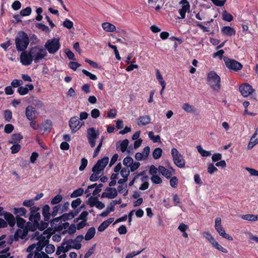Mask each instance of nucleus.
Segmentation results:
<instances>
[{"mask_svg":"<svg viewBox=\"0 0 258 258\" xmlns=\"http://www.w3.org/2000/svg\"><path fill=\"white\" fill-rule=\"evenodd\" d=\"M61 245L63 247V253H65L71 248H73L72 245L69 243L68 240L66 242H63Z\"/></svg>","mask_w":258,"mask_h":258,"instance_id":"56","label":"nucleus"},{"mask_svg":"<svg viewBox=\"0 0 258 258\" xmlns=\"http://www.w3.org/2000/svg\"><path fill=\"white\" fill-rule=\"evenodd\" d=\"M28 234V229L26 227L23 230L18 229L16 230L14 234V238L16 241H18L19 238L23 239Z\"/></svg>","mask_w":258,"mask_h":258,"instance_id":"18","label":"nucleus"},{"mask_svg":"<svg viewBox=\"0 0 258 258\" xmlns=\"http://www.w3.org/2000/svg\"><path fill=\"white\" fill-rule=\"evenodd\" d=\"M133 159L131 157H126L123 160V164L127 168L130 167L133 163Z\"/></svg>","mask_w":258,"mask_h":258,"instance_id":"45","label":"nucleus"},{"mask_svg":"<svg viewBox=\"0 0 258 258\" xmlns=\"http://www.w3.org/2000/svg\"><path fill=\"white\" fill-rule=\"evenodd\" d=\"M32 104L38 108H41L43 107V103L39 99H35L33 101Z\"/></svg>","mask_w":258,"mask_h":258,"instance_id":"61","label":"nucleus"},{"mask_svg":"<svg viewBox=\"0 0 258 258\" xmlns=\"http://www.w3.org/2000/svg\"><path fill=\"white\" fill-rule=\"evenodd\" d=\"M96 230L94 227H91L87 231L85 236V239L86 240H90L92 238H93L95 234Z\"/></svg>","mask_w":258,"mask_h":258,"instance_id":"31","label":"nucleus"},{"mask_svg":"<svg viewBox=\"0 0 258 258\" xmlns=\"http://www.w3.org/2000/svg\"><path fill=\"white\" fill-rule=\"evenodd\" d=\"M99 132L94 127H90L87 131V137L91 147L94 148L96 145V140L98 138Z\"/></svg>","mask_w":258,"mask_h":258,"instance_id":"6","label":"nucleus"},{"mask_svg":"<svg viewBox=\"0 0 258 258\" xmlns=\"http://www.w3.org/2000/svg\"><path fill=\"white\" fill-rule=\"evenodd\" d=\"M88 164V161L86 158H82L81 159V164L79 167V170L80 171H83L85 168L86 167Z\"/></svg>","mask_w":258,"mask_h":258,"instance_id":"64","label":"nucleus"},{"mask_svg":"<svg viewBox=\"0 0 258 258\" xmlns=\"http://www.w3.org/2000/svg\"><path fill=\"white\" fill-rule=\"evenodd\" d=\"M241 218L248 221L254 222L257 221V215L253 214L243 215L241 216Z\"/></svg>","mask_w":258,"mask_h":258,"instance_id":"33","label":"nucleus"},{"mask_svg":"<svg viewBox=\"0 0 258 258\" xmlns=\"http://www.w3.org/2000/svg\"><path fill=\"white\" fill-rule=\"evenodd\" d=\"M148 137L154 143H161L160 137L159 135L155 136L152 131L148 133Z\"/></svg>","mask_w":258,"mask_h":258,"instance_id":"34","label":"nucleus"},{"mask_svg":"<svg viewBox=\"0 0 258 258\" xmlns=\"http://www.w3.org/2000/svg\"><path fill=\"white\" fill-rule=\"evenodd\" d=\"M151 119V117L148 115L141 116L137 119V124L140 126H145L150 123Z\"/></svg>","mask_w":258,"mask_h":258,"instance_id":"19","label":"nucleus"},{"mask_svg":"<svg viewBox=\"0 0 258 258\" xmlns=\"http://www.w3.org/2000/svg\"><path fill=\"white\" fill-rule=\"evenodd\" d=\"M130 173V170L127 167L122 168L120 171V174L123 178L128 179V176H129Z\"/></svg>","mask_w":258,"mask_h":258,"instance_id":"46","label":"nucleus"},{"mask_svg":"<svg viewBox=\"0 0 258 258\" xmlns=\"http://www.w3.org/2000/svg\"><path fill=\"white\" fill-rule=\"evenodd\" d=\"M45 235L46 234L44 233L43 235H41V236L38 238L39 241L37 243L43 248L47 245L49 241L48 239L50 237V235L49 234H47L46 236H45Z\"/></svg>","mask_w":258,"mask_h":258,"instance_id":"24","label":"nucleus"},{"mask_svg":"<svg viewBox=\"0 0 258 258\" xmlns=\"http://www.w3.org/2000/svg\"><path fill=\"white\" fill-rule=\"evenodd\" d=\"M29 50L35 63L39 62L41 60L44 59L47 54L45 48L41 45L35 46L31 47Z\"/></svg>","mask_w":258,"mask_h":258,"instance_id":"3","label":"nucleus"},{"mask_svg":"<svg viewBox=\"0 0 258 258\" xmlns=\"http://www.w3.org/2000/svg\"><path fill=\"white\" fill-rule=\"evenodd\" d=\"M207 81L214 91H218L220 89V77L215 72L212 71L208 74Z\"/></svg>","mask_w":258,"mask_h":258,"instance_id":"4","label":"nucleus"},{"mask_svg":"<svg viewBox=\"0 0 258 258\" xmlns=\"http://www.w3.org/2000/svg\"><path fill=\"white\" fill-rule=\"evenodd\" d=\"M162 150L160 148H156L152 153L153 158L155 159L160 158L162 156Z\"/></svg>","mask_w":258,"mask_h":258,"instance_id":"37","label":"nucleus"},{"mask_svg":"<svg viewBox=\"0 0 258 258\" xmlns=\"http://www.w3.org/2000/svg\"><path fill=\"white\" fill-rule=\"evenodd\" d=\"M117 196V191L115 188L107 187L105 192L102 194V198H107L110 199H114Z\"/></svg>","mask_w":258,"mask_h":258,"instance_id":"16","label":"nucleus"},{"mask_svg":"<svg viewBox=\"0 0 258 258\" xmlns=\"http://www.w3.org/2000/svg\"><path fill=\"white\" fill-rule=\"evenodd\" d=\"M77 214V213L76 212H71L69 213L64 214L58 218L62 221H66L68 220L72 219Z\"/></svg>","mask_w":258,"mask_h":258,"instance_id":"29","label":"nucleus"},{"mask_svg":"<svg viewBox=\"0 0 258 258\" xmlns=\"http://www.w3.org/2000/svg\"><path fill=\"white\" fill-rule=\"evenodd\" d=\"M203 235L212 245L213 246L215 245V243L217 242L214 237L209 232H203Z\"/></svg>","mask_w":258,"mask_h":258,"instance_id":"30","label":"nucleus"},{"mask_svg":"<svg viewBox=\"0 0 258 258\" xmlns=\"http://www.w3.org/2000/svg\"><path fill=\"white\" fill-rule=\"evenodd\" d=\"M222 19L225 21L231 22L233 20V17L226 10H224L222 12Z\"/></svg>","mask_w":258,"mask_h":258,"instance_id":"38","label":"nucleus"},{"mask_svg":"<svg viewBox=\"0 0 258 258\" xmlns=\"http://www.w3.org/2000/svg\"><path fill=\"white\" fill-rule=\"evenodd\" d=\"M35 200H25L23 202V205L25 207H30V208L32 207H34L35 204Z\"/></svg>","mask_w":258,"mask_h":258,"instance_id":"48","label":"nucleus"},{"mask_svg":"<svg viewBox=\"0 0 258 258\" xmlns=\"http://www.w3.org/2000/svg\"><path fill=\"white\" fill-rule=\"evenodd\" d=\"M31 8L28 7L21 10L20 13L22 16H27L31 14Z\"/></svg>","mask_w":258,"mask_h":258,"instance_id":"44","label":"nucleus"},{"mask_svg":"<svg viewBox=\"0 0 258 258\" xmlns=\"http://www.w3.org/2000/svg\"><path fill=\"white\" fill-rule=\"evenodd\" d=\"M60 43L59 39L53 38L49 39L44 45V48L47 50L49 53H55L60 48Z\"/></svg>","mask_w":258,"mask_h":258,"instance_id":"5","label":"nucleus"},{"mask_svg":"<svg viewBox=\"0 0 258 258\" xmlns=\"http://www.w3.org/2000/svg\"><path fill=\"white\" fill-rule=\"evenodd\" d=\"M62 220L59 218L54 219L50 223L51 226L55 230L61 231L63 229H67L70 227L69 223L68 222L62 223Z\"/></svg>","mask_w":258,"mask_h":258,"instance_id":"12","label":"nucleus"},{"mask_svg":"<svg viewBox=\"0 0 258 258\" xmlns=\"http://www.w3.org/2000/svg\"><path fill=\"white\" fill-rule=\"evenodd\" d=\"M207 170L209 174H212L215 172L217 171L218 169L214 165L213 163H210L208 164Z\"/></svg>","mask_w":258,"mask_h":258,"instance_id":"47","label":"nucleus"},{"mask_svg":"<svg viewBox=\"0 0 258 258\" xmlns=\"http://www.w3.org/2000/svg\"><path fill=\"white\" fill-rule=\"evenodd\" d=\"M149 178L148 176H144L142 178V181H144V183L142 184L139 187V189L142 190H144L147 189L149 187V183L147 181H146V180H148Z\"/></svg>","mask_w":258,"mask_h":258,"instance_id":"39","label":"nucleus"},{"mask_svg":"<svg viewBox=\"0 0 258 258\" xmlns=\"http://www.w3.org/2000/svg\"><path fill=\"white\" fill-rule=\"evenodd\" d=\"M23 139V136L20 134H13L12 139L10 141L11 144H18V143Z\"/></svg>","mask_w":258,"mask_h":258,"instance_id":"32","label":"nucleus"},{"mask_svg":"<svg viewBox=\"0 0 258 258\" xmlns=\"http://www.w3.org/2000/svg\"><path fill=\"white\" fill-rule=\"evenodd\" d=\"M223 59L226 66L230 70L238 72L242 68V64L233 59H231L227 57H224Z\"/></svg>","mask_w":258,"mask_h":258,"instance_id":"8","label":"nucleus"},{"mask_svg":"<svg viewBox=\"0 0 258 258\" xmlns=\"http://www.w3.org/2000/svg\"><path fill=\"white\" fill-rule=\"evenodd\" d=\"M128 140L127 139L123 140L119 144L117 143L116 144V149L118 150L119 149L122 152H124L126 150L127 147L128 145Z\"/></svg>","mask_w":258,"mask_h":258,"instance_id":"27","label":"nucleus"},{"mask_svg":"<svg viewBox=\"0 0 258 258\" xmlns=\"http://www.w3.org/2000/svg\"><path fill=\"white\" fill-rule=\"evenodd\" d=\"M4 217L10 227H14L16 224V218L12 214L6 212L4 214Z\"/></svg>","mask_w":258,"mask_h":258,"instance_id":"20","label":"nucleus"},{"mask_svg":"<svg viewBox=\"0 0 258 258\" xmlns=\"http://www.w3.org/2000/svg\"><path fill=\"white\" fill-rule=\"evenodd\" d=\"M179 4L181 5V8L178 10V13L180 17H178L179 19H184L185 17V14L186 12H189L190 5L187 0H181Z\"/></svg>","mask_w":258,"mask_h":258,"instance_id":"13","label":"nucleus"},{"mask_svg":"<svg viewBox=\"0 0 258 258\" xmlns=\"http://www.w3.org/2000/svg\"><path fill=\"white\" fill-rule=\"evenodd\" d=\"M23 84V81L21 80L14 79L11 83V86L14 88L20 87Z\"/></svg>","mask_w":258,"mask_h":258,"instance_id":"60","label":"nucleus"},{"mask_svg":"<svg viewBox=\"0 0 258 258\" xmlns=\"http://www.w3.org/2000/svg\"><path fill=\"white\" fill-rule=\"evenodd\" d=\"M36 26L38 28L41 29L43 31H44L45 32H49L50 31V30L48 26L42 23H37Z\"/></svg>","mask_w":258,"mask_h":258,"instance_id":"57","label":"nucleus"},{"mask_svg":"<svg viewBox=\"0 0 258 258\" xmlns=\"http://www.w3.org/2000/svg\"><path fill=\"white\" fill-rule=\"evenodd\" d=\"M83 236L82 235H80L74 239V241L76 243V244L75 245L74 249H80L81 248L82 245L81 242L83 240Z\"/></svg>","mask_w":258,"mask_h":258,"instance_id":"36","label":"nucleus"},{"mask_svg":"<svg viewBox=\"0 0 258 258\" xmlns=\"http://www.w3.org/2000/svg\"><path fill=\"white\" fill-rule=\"evenodd\" d=\"M20 62L21 63L25 66L31 64L34 59L32 55L30 53V50L29 51H23L20 56Z\"/></svg>","mask_w":258,"mask_h":258,"instance_id":"11","label":"nucleus"},{"mask_svg":"<svg viewBox=\"0 0 258 258\" xmlns=\"http://www.w3.org/2000/svg\"><path fill=\"white\" fill-rule=\"evenodd\" d=\"M84 189L82 188H79L74 190L71 195V197L72 198H76L79 196H82L84 193Z\"/></svg>","mask_w":258,"mask_h":258,"instance_id":"40","label":"nucleus"},{"mask_svg":"<svg viewBox=\"0 0 258 258\" xmlns=\"http://www.w3.org/2000/svg\"><path fill=\"white\" fill-rule=\"evenodd\" d=\"M84 124L81 122L77 116L72 117L69 121V125L73 133H75L79 130Z\"/></svg>","mask_w":258,"mask_h":258,"instance_id":"14","label":"nucleus"},{"mask_svg":"<svg viewBox=\"0 0 258 258\" xmlns=\"http://www.w3.org/2000/svg\"><path fill=\"white\" fill-rule=\"evenodd\" d=\"M182 109L187 113H195L197 111V108L188 103H183L182 107Z\"/></svg>","mask_w":258,"mask_h":258,"instance_id":"22","label":"nucleus"},{"mask_svg":"<svg viewBox=\"0 0 258 258\" xmlns=\"http://www.w3.org/2000/svg\"><path fill=\"white\" fill-rule=\"evenodd\" d=\"M21 149V146L18 144H14V145L11 147V153L12 154H16L18 153Z\"/></svg>","mask_w":258,"mask_h":258,"instance_id":"52","label":"nucleus"},{"mask_svg":"<svg viewBox=\"0 0 258 258\" xmlns=\"http://www.w3.org/2000/svg\"><path fill=\"white\" fill-rule=\"evenodd\" d=\"M36 247V244H32L30 245L26 249V251L29 252L27 258H32L33 256V250Z\"/></svg>","mask_w":258,"mask_h":258,"instance_id":"42","label":"nucleus"},{"mask_svg":"<svg viewBox=\"0 0 258 258\" xmlns=\"http://www.w3.org/2000/svg\"><path fill=\"white\" fill-rule=\"evenodd\" d=\"M109 158L104 157L103 158L97 161V163L92 168V171L93 172L90 177V180L94 182L97 181L102 175L103 172L108 163Z\"/></svg>","mask_w":258,"mask_h":258,"instance_id":"1","label":"nucleus"},{"mask_svg":"<svg viewBox=\"0 0 258 258\" xmlns=\"http://www.w3.org/2000/svg\"><path fill=\"white\" fill-rule=\"evenodd\" d=\"M13 213L16 215V217H20V216H24L26 218L28 216L26 215L27 210L24 207H21L19 208H14L13 209Z\"/></svg>","mask_w":258,"mask_h":258,"instance_id":"23","label":"nucleus"},{"mask_svg":"<svg viewBox=\"0 0 258 258\" xmlns=\"http://www.w3.org/2000/svg\"><path fill=\"white\" fill-rule=\"evenodd\" d=\"M55 250V247L52 244H47L45 247L46 253L50 254L53 253Z\"/></svg>","mask_w":258,"mask_h":258,"instance_id":"58","label":"nucleus"},{"mask_svg":"<svg viewBox=\"0 0 258 258\" xmlns=\"http://www.w3.org/2000/svg\"><path fill=\"white\" fill-rule=\"evenodd\" d=\"M103 30L108 32H112L116 30L115 26L108 22H104L102 24Z\"/></svg>","mask_w":258,"mask_h":258,"instance_id":"26","label":"nucleus"},{"mask_svg":"<svg viewBox=\"0 0 258 258\" xmlns=\"http://www.w3.org/2000/svg\"><path fill=\"white\" fill-rule=\"evenodd\" d=\"M50 207L48 205H45L42 208V215L45 221H48L50 219L51 214L50 213Z\"/></svg>","mask_w":258,"mask_h":258,"instance_id":"25","label":"nucleus"},{"mask_svg":"<svg viewBox=\"0 0 258 258\" xmlns=\"http://www.w3.org/2000/svg\"><path fill=\"white\" fill-rule=\"evenodd\" d=\"M62 25L64 27L70 29L73 27L74 23L72 21L68 19H66V20L63 22Z\"/></svg>","mask_w":258,"mask_h":258,"instance_id":"51","label":"nucleus"},{"mask_svg":"<svg viewBox=\"0 0 258 258\" xmlns=\"http://www.w3.org/2000/svg\"><path fill=\"white\" fill-rule=\"evenodd\" d=\"M171 155L174 163L179 168H183L185 166V161L183 156L176 148L171 150Z\"/></svg>","mask_w":258,"mask_h":258,"instance_id":"7","label":"nucleus"},{"mask_svg":"<svg viewBox=\"0 0 258 258\" xmlns=\"http://www.w3.org/2000/svg\"><path fill=\"white\" fill-rule=\"evenodd\" d=\"M151 180L155 184H159L162 182L161 178L157 175H153L151 178Z\"/></svg>","mask_w":258,"mask_h":258,"instance_id":"55","label":"nucleus"},{"mask_svg":"<svg viewBox=\"0 0 258 258\" xmlns=\"http://www.w3.org/2000/svg\"><path fill=\"white\" fill-rule=\"evenodd\" d=\"M158 170L162 174V175L167 178H170L171 177L172 173L168 169L165 168L164 166L160 165L158 167Z\"/></svg>","mask_w":258,"mask_h":258,"instance_id":"28","label":"nucleus"},{"mask_svg":"<svg viewBox=\"0 0 258 258\" xmlns=\"http://www.w3.org/2000/svg\"><path fill=\"white\" fill-rule=\"evenodd\" d=\"M98 198L97 197H91L88 199V204L89 205V206L91 207H93L94 206H95V205L96 204V202L98 201Z\"/></svg>","mask_w":258,"mask_h":258,"instance_id":"50","label":"nucleus"},{"mask_svg":"<svg viewBox=\"0 0 258 258\" xmlns=\"http://www.w3.org/2000/svg\"><path fill=\"white\" fill-rule=\"evenodd\" d=\"M35 112L36 110L32 106L29 105L27 106L25 110V115L27 118L29 120H32L34 119H35L36 118V116L35 115Z\"/></svg>","mask_w":258,"mask_h":258,"instance_id":"17","label":"nucleus"},{"mask_svg":"<svg viewBox=\"0 0 258 258\" xmlns=\"http://www.w3.org/2000/svg\"><path fill=\"white\" fill-rule=\"evenodd\" d=\"M239 90L242 95L244 97L248 96L254 91V90L253 89L252 87L248 84H245L240 86L239 88Z\"/></svg>","mask_w":258,"mask_h":258,"instance_id":"15","label":"nucleus"},{"mask_svg":"<svg viewBox=\"0 0 258 258\" xmlns=\"http://www.w3.org/2000/svg\"><path fill=\"white\" fill-rule=\"evenodd\" d=\"M215 223V228L221 236L230 241L233 240L232 237L225 232L224 228L221 225V219L220 217L216 218Z\"/></svg>","mask_w":258,"mask_h":258,"instance_id":"9","label":"nucleus"},{"mask_svg":"<svg viewBox=\"0 0 258 258\" xmlns=\"http://www.w3.org/2000/svg\"><path fill=\"white\" fill-rule=\"evenodd\" d=\"M40 208L38 207L34 206L30 208V214L29 219L33 222L35 225H38L39 221L40 220L41 215L39 212Z\"/></svg>","mask_w":258,"mask_h":258,"instance_id":"10","label":"nucleus"},{"mask_svg":"<svg viewBox=\"0 0 258 258\" xmlns=\"http://www.w3.org/2000/svg\"><path fill=\"white\" fill-rule=\"evenodd\" d=\"M30 40L27 34L24 31L19 32L15 38L16 48L18 51H23L26 49Z\"/></svg>","mask_w":258,"mask_h":258,"instance_id":"2","label":"nucleus"},{"mask_svg":"<svg viewBox=\"0 0 258 258\" xmlns=\"http://www.w3.org/2000/svg\"><path fill=\"white\" fill-rule=\"evenodd\" d=\"M82 73L85 75L86 76H87V77H89V78L91 79V80H96L97 79V77L96 75H93L92 74H91V73H90L89 72H88V71L85 70V69H83L82 71Z\"/></svg>","mask_w":258,"mask_h":258,"instance_id":"54","label":"nucleus"},{"mask_svg":"<svg viewBox=\"0 0 258 258\" xmlns=\"http://www.w3.org/2000/svg\"><path fill=\"white\" fill-rule=\"evenodd\" d=\"M221 32L223 35L231 36L235 35V30L230 26H224L221 28Z\"/></svg>","mask_w":258,"mask_h":258,"instance_id":"21","label":"nucleus"},{"mask_svg":"<svg viewBox=\"0 0 258 258\" xmlns=\"http://www.w3.org/2000/svg\"><path fill=\"white\" fill-rule=\"evenodd\" d=\"M91 115L93 118H97L100 115V111L96 108L93 109L91 112Z\"/></svg>","mask_w":258,"mask_h":258,"instance_id":"63","label":"nucleus"},{"mask_svg":"<svg viewBox=\"0 0 258 258\" xmlns=\"http://www.w3.org/2000/svg\"><path fill=\"white\" fill-rule=\"evenodd\" d=\"M197 148L198 152L203 157H208L211 155V151H207L204 150L201 145L197 146Z\"/></svg>","mask_w":258,"mask_h":258,"instance_id":"35","label":"nucleus"},{"mask_svg":"<svg viewBox=\"0 0 258 258\" xmlns=\"http://www.w3.org/2000/svg\"><path fill=\"white\" fill-rule=\"evenodd\" d=\"M4 117L6 121L9 122L12 118V113L10 110H6L4 112Z\"/></svg>","mask_w":258,"mask_h":258,"instance_id":"49","label":"nucleus"},{"mask_svg":"<svg viewBox=\"0 0 258 258\" xmlns=\"http://www.w3.org/2000/svg\"><path fill=\"white\" fill-rule=\"evenodd\" d=\"M62 199V197L61 195H58L54 197L51 201L52 205H55L58 204Z\"/></svg>","mask_w":258,"mask_h":258,"instance_id":"53","label":"nucleus"},{"mask_svg":"<svg viewBox=\"0 0 258 258\" xmlns=\"http://www.w3.org/2000/svg\"><path fill=\"white\" fill-rule=\"evenodd\" d=\"M18 92L21 95H24L28 93V89L27 87H19L18 89Z\"/></svg>","mask_w":258,"mask_h":258,"instance_id":"59","label":"nucleus"},{"mask_svg":"<svg viewBox=\"0 0 258 258\" xmlns=\"http://www.w3.org/2000/svg\"><path fill=\"white\" fill-rule=\"evenodd\" d=\"M17 225L19 228H24L25 227V220L21 217H16Z\"/></svg>","mask_w":258,"mask_h":258,"instance_id":"41","label":"nucleus"},{"mask_svg":"<svg viewBox=\"0 0 258 258\" xmlns=\"http://www.w3.org/2000/svg\"><path fill=\"white\" fill-rule=\"evenodd\" d=\"M34 258H49L48 255L43 251H34Z\"/></svg>","mask_w":258,"mask_h":258,"instance_id":"43","label":"nucleus"},{"mask_svg":"<svg viewBox=\"0 0 258 258\" xmlns=\"http://www.w3.org/2000/svg\"><path fill=\"white\" fill-rule=\"evenodd\" d=\"M82 203V200L80 198H77V199L72 201L71 206L73 209L76 208L79 206Z\"/></svg>","mask_w":258,"mask_h":258,"instance_id":"62","label":"nucleus"}]
</instances>
